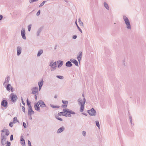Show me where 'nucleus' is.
<instances>
[{
    "label": "nucleus",
    "instance_id": "nucleus-30",
    "mask_svg": "<svg viewBox=\"0 0 146 146\" xmlns=\"http://www.w3.org/2000/svg\"><path fill=\"white\" fill-rule=\"evenodd\" d=\"M76 24L77 26V28L80 31L81 33H82V30L79 27V26H78V25H77V23H76Z\"/></svg>",
    "mask_w": 146,
    "mask_h": 146
},
{
    "label": "nucleus",
    "instance_id": "nucleus-13",
    "mask_svg": "<svg viewBox=\"0 0 146 146\" xmlns=\"http://www.w3.org/2000/svg\"><path fill=\"white\" fill-rule=\"evenodd\" d=\"M38 103L39 104L40 107L42 108H43L46 106L44 102L42 100H39L38 101Z\"/></svg>",
    "mask_w": 146,
    "mask_h": 146
},
{
    "label": "nucleus",
    "instance_id": "nucleus-20",
    "mask_svg": "<svg viewBox=\"0 0 146 146\" xmlns=\"http://www.w3.org/2000/svg\"><path fill=\"white\" fill-rule=\"evenodd\" d=\"M65 112L63 111V112H60L58 113V116H61L62 115L63 116H66L67 113H65Z\"/></svg>",
    "mask_w": 146,
    "mask_h": 146
},
{
    "label": "nucleus",
    "instance_id": "nucleus-1",
    "mask_svg": "<svg viewBox=\"0 0 146 146\" xmlns=\"http://www.w3.org/2000/svg\"><path fill=\"white\" fill-rule=\"evenodd\" d=\"M1 141L2 145L4 146L7 144L6 141L7 137L9 134L10 132L8 129H4L1 131Z\"/></svg>",
    "mask_w": 146,
    "mask_h": 146
},
{
    "label": "nucleus",
    "instance_id": "nucleus-10",
    "mask_svg": "<svg viewBox=\"0 0 146 146\" xmlns=\"http://www.w3.org/2000/svg\"><path fill=\"white\" fill-rule=\"evenodd\" d=\"M63 111L64 112H66L68 113L71 114H75V112L72 111V110H69L68 109H64Z\"/></svg>",
    "mask_w": 146,
    "mask_h": 146
},
{
    "label": "nucleus",
    "instance_id": "nucleus-55",
    "mask_svg": "<svg viewBox=\"0 0 146 146\" xmlns=\"http://www.w3.org/2000/svg\"><path fill=\"white\" fill-rule=\"evenodd\" d=\"M130 123H131V125L133 124H133H132V119H131L130 120Z\"/></svg>",
    "mask_w": 146,
    "mask_h": 146
},
{
    "label": "nucleus",
    "instance_id": "nucleus-29",
    "mask_svg": "<svg viewBox=\"0 0 146 146\" xmlns=\"http://www.w3.org/2000/svg\"><path fill=\"white\" fill-rule=\"evenodd\" d=\"M50 106L54 108H59L58 106H55L52 104H50Z\"/></svg>",
    "mask_w": 146,
    "mask_h": 146
},
{
    "label": "nucleus",
    "instance_id": "nucleus-31",
    "mask_svg": "<svg viewBox=\"0 0 146 146\" xmlns=\"http://www.w3.org/2000/svg\"><path fill=\"white\" fill-rule=\"evenodd\" d=\"M46 1H43L41 3V4L40 5H39V7H41L43 5H44V4L46 2Z\"/></svg>",
    "mask_w": 146,
    "mask_h": 146
},
{
    "label": "nucleus",
    "instance_id": "nucleus-33",
    "mask_svg": "<svg viewBox=\"0 0 146 146\" xmlns=\"http://www.w3.org/2000/svg\"><path fill=\"white\" fill-rule=\"evenodd\" d=\"M96 126L99 127V129L100 128V124L99 123L98 121H96Z\"/></svg>",
    "mask_w": 146,
    "mask_h": 146
},
{
    "label": "nucleus",
    "instance_id": "nucleus-12",
    "mask_svg": "<svg viewBox=\"0 0 146 146\" xmlns=\"http://www.w3.org/2000/svg\"><path fill=\"white\" fill-rule=\"evenodd\" d=\"M82 56V52H79L77 56L78 60L79 62H80V60L81 59Z\"/></svg>",
    "mask_w": 146,
    "mask_h": 146
},
{
    "label": "nucleus",
    "instance_id": "nucleus-39",
    "mask_svg": "<svg viewBox=\"0 0 146 146\" xmlns=\"http://www.w3.org/2000/svg\"><path fill=\"white\" fill-rule=\"evenodd\" d=\"M62 102L64 104H66L68 103V101H62Z\"/></svg>",
    "mask_w": 146,
    "mask_h": 146
},
{
    "label": "nucleus",
    "instance_id": "nucleus-5",
    "mask_svg": "<svg viewBox=\"0 0 146 146\" xmlns=\"http://www.w3.org/2000/svg\"><path fill=\"white\" fill-rule=\"evenodd\" d=\"M89 114L91 116H95L96 114V111L93 108H92L90 110L88 111Z\"/></svg>",
    "mask_w": 146,
    "mask_h": 146
},
{
    "label": "nucleus",
    "instance_id": "nucleus-3",
    "mask_svg": "<svg viewBox=\"0 0 146 146\" xmlns=\"http://www.w3.org/2000/svg\"><path fill=\"white\" fill-rule=\"evenodd\" d=\"M123 19L124 20L125 23L126 25L127 28L129 29H131V26L129 21L128 18L125 16H123Z\"/></svg>",
    "mask_w": 146,
    "mask_h": 146
},
{
    "label": "nucleus",
    "instance_id": "nucleus-17",
    "mask_svg": "<svg viewBox=\"0 0 146 146\" xmlns=\"http://www.w3.org/2000/svg\"><path fill=\"white\" fill-rule=\"evenodd\" d=\"M43 84V81L42 80L40 82H38V85L39 86V90H40Z\"/></svg>",
    "mask_w": 146,
    "mask_h": 146
},
{
    "label": "nucleus",
    "instance_id": "nucleus-9",
    "mask_svg": "<svg viewBox=\"0 0 146 146\" xmlns=\"http://www.w3.org/2000/svg\"><path fill=\"white\" fill-rule=\"evenodd\" d=\"M25 29V28H23L21 31V34L23 38L24 39H26Z\"/></svg>",
    "mask_w": 146,
    "mask_h": 146
},
{
    "label": "nucleus",
    "instance_id": "nucleus-11",
    "mask_svg": "<svg viewBox=\"0 0 146 146\" xmlns=\"http://www.w3.org/2000/svg\"><path fill=\"white\" fill-rule=\"evenodd\" d=\"M9 80L10 77L9 76H8L5 79V81L3 83V85L6 86L9 83Z\"/></svg>",
    "mask_w": 146,
    "mask_h": 146
},
{
    "label": "nucleus",
    "instance_id": "nucleus-52",
    "mask_svg": "<svg viewBox=\"0 0 146 146\" xmlns=\"http://www.w3.org/2000/svg\"><path fill=\"white\" fill-rule=\"evenodd\" d=\"M3 17L2 15H0V20H1L3 18Z\"/></svg>",
    "mask_w": 146,
    "mask_h": 146
},
{
    "label": "nucleus",
    "instance_id": "nucleus-8",
    "mask_svg": "<svg viewBox=\"0 0 146 146\" xmlns=\"http://www.w3.org/2000/svg\"><path fill=\"white\" fill-rule=\"evenodd\" d=\"M11 100L12 102H14L16 101L17 98L16 95H14L12 93L11 94Z\"/></svg>",
    "mask_w": 146,
    "mask_h": 146
},
{
    "label": "nucleus",
    "instance_id": "nucleus-45",
    "mask_svg": "<svg viewBox=\"0 0 146 146\" xmlns=\"http://www.w3.org/2000/svg\"><path fill=\"white\" fill-rule=\"evenodd\" d=\"M23 125L24 127L25 128H26V127H27L26 124L25 122H23Z\"/></svg>",
    "mask_w": 146,
    "mask_h": 146
},
{
    "label": "nucleus",
    "instance_id": "nucleus-35",
    "mask_svg": "<svg viewBox=\"0 0 146 146\" xmlns=\"http://www.w3.org/2000/svg\"><path fill=\"white\" fill-rule=\"evenodd\" d=\"M57 78L60 79H63V76H61L57 75L56 76Z\"/></svg>",
    "mask_w": 146,
    "mask_h": 146
},
{
    "label": "nucleus",
    "instance_id": "nucleus-22",
    "mask_svg": "<svg viewBox=\"0 0 146 146\" xmlns=\"http://www.w3.org/2000/svg\"><path fill=\"white\" fill-rule=\"evenodd\" d=\"M66 66L67 67H71L72 66V64L70 61H68L66 63Z\"/></svg>",
    "mask_w": 146,
    "mask_h": 146
},
{
    "label": "nucleus",
    "instance_id": "nucleus-34",
    "mask_svg": "<svg viewBox=\"0 0 146 146\" xmlns=\"http://www.w3.org/2000/svg\"><path fill=\"white\" fill-rule=\"evenodd\" d=\"M38 0H29V2L30 3H32L35 2L37 1Z\"/></svg>",
    "mask_w": 146,
    "mask_h": 146
},
{
    "label": "nucleus",
    "instance_id": "nucleus-47",
    "mask_svg": "<svg viewBox=\"0 0 146 146\" xmlns=\"http://www.w3.org/2000/svg\"><path fill=\"white\" fill-rule=\"evenodd\" d=\"M10 139L11 141H12V140H13V135H11L10 136Z\"/></svg>",
    "mask_w": 146,
    "mask_h": 146
},
{
    "label": "nucleus",
    "instance_id": "nucleus-14",
    "mask_svg": "<svg viewBox=\"0 0 146 146\" xmlns=\"http://www.w3.org/2000/svg\"><path fill=\"white\" fill-rule=\"evenodd\" d=\"M22 48L20 46H18L17 48V55L19 56L21 53Z\"/></svg>",
    "mask_w": 146,
    "mask_h": 146
},
{
    "label": "nucleus",
    "instance_id": "nucleus-51",
    "mask_svg": "<svg viewBox=\"0 0 146 146\" xmlns=\"http://www.w3.org/2000/svg\"><path fill=\"white\" fill-rule=\"evenodd\" d=\"M67 105H63L62 106V107L65 108H66L67 107Z\"/></svg>",
    "mask_w": 146,
    "mask_h": 146
},
{
    "label": "nucleus",
    "instance_id": "nucleus-37",
    "mask_svg": "<svg viewBox=\"0 0 146 146\" xmlns=\"http://www.w3.org/2000/svg\"><path fill=\"white\" fill-rule=\"evenodd\" d=\"M31 25H30L28 27V29L29 31H30L31 30Z\"/></svg>",
    "mask_w": 146,
    "mask_h": 146
},
{
    "label": "nucleus",
    "instance_id": "nucleus-24",
    "mask_svg": "<svg viewBox=\"0 0 146 146\" xmlns=\"http://www.w3.org/2000/svg\"><path fill=\"white\" fill-rule=\"evenodd\" d=\"M11 88V90H12V88L11 87V85L10 84H8L6 86V89L7 90L9 91H10V89Z\"/></svg>",
    "mask_w": 146,
    "mask_h": 146
},
{
    "label": "nucleus",
    "instance_id": "nucleus-48",
    "mask_svg": "<svg viewBox=\"0 0 146 146\" xmlns=\"http://www.w3.org/2000/svg\"><path fill=\"white\" fill-rule=\"evenodd\" d=\"M77 36L76 35H74L73 36L72 38L74 39H76L77 38Z\"/></svg>",
    "mask_w": 146,
    "mask_h": 146
},
{
    "label": "nucleus",
    "instance_id": "nucleus-42",
    "mask_svg": "<svg viewBox=\"0 0 146 146\" xmlns=\"http://www.w3.org/2000/svg\"><path fill=\"white\" fill-rule=\"evenodd\" d=\"M7 144L5 146H10L11 145V143L10 142L7 141Z\"/></svg>",
    "mask_w": 146,
    "mask_h": 146
},
{
    "label": "nucleus",
    "instance_id": "nucleus-21",
    "mask_svg": "<svg viewBox=\"0 0 146 146\" xmlns=\"http://www.w3.org/2000/svg\"><path fill=\"white\" fill-rule=\"evenodd\" d=\"M42 28L41 27H40V28H39L38 29V30L37 32V33H36V35H37V36H39L40 33L42 31Z\"/></svg>",
    "mask_w": 146,
    "mask_h": 146
},
{
    "label": "nucleus",
    "instance_id": "nucleus-16",
    "mask_svg": "<svg viewBox=\"0 0 146 146\" xmlns=\"http://www.w3.org/2000/svg\"><path fill=\"white\" fill-rule=\"evenodd\" d=\"M35 110L37 111H39L40 107L38 103H35Z\"/></svg>",
    "mask_w": 146,
    "mask_h": 146
},
{
    "label": "nucleus",
    "instance_id": "nucleus-38",
    "mask_svg": "<svg viewBox=\"0 0 146 146\" xmlns=\"http://www.w3.org/2000/svg\"><path fill=\"white\" fill-rule=\"evenodd\" d=\"M27 104L28 106V108H29V106H31V105H30V103L29 102L28 99H27Z\"/></svg>",
    "mask_w": 146,
    "mask_h": 146
},
{
    "label": "nucleus",
    "instance_id": "nucleus-59",
    "mask_svg": "<svg viewBox=\"0 0 146 146\" xmlns=\"http://www.w3.org/2000/svg\"><path fill=\"white\" fill-rule=\"evenodd\" d=\"M82 96L84 98V94H82Z\"/></svg>",
    "mask_w": 146,
    "mask_h": 146
},
{
    "label": "nucleus",
    "instance_id": "nucleus-2",
    "mask_svg": "<svg viewBox=\"0 0 146 146\" xmlns=\"http://www.w3.org/2000/svg\"><path fill=\"white\" fill-rule=\"evenodd\" d=\"M78 102L79 105L80 106V111H83L84 108V104L86 102L85 98H84L82 100L81 98H79L78 100Z\"/></svg>",
    "mask_w": 146,
    "mask_h": 146
},
{
    "label": "nucleus",
    "instance_id": "nucleus-58",
    "mask_svg": "<svg viewBox=\"0 0 146 146\" xmlns=\"http://www.w3.org/2000/svg\"><path fill=\"white\" fill-rule=\"evenodd\" d=\"M129 119L131 120V119H132V117L131 116H130L129 117Z\"/></svg>",
    "mask_w": 146,
    "mask_h": 146
},
{
    "label": "nucleus",
    "instance_id": "nucleus-23",
    "mask_svg": "<svg viewBox=\"0 0 146 146\" xmlns=\"http://www.w3.org/2000/svg\"><path fill=\"white\" fill-rule=\"evenodd\" d=\"M57 63H59V64L58 66V68H60L61 66L63 64V62L62 61L59 60L57 61Z\"/></svg>",
    "mask_w": 146,
    "mask_h": 146
},
{
    "label": "nucleus",
    "instance_id": "nucleus-15",
    "mask_svg": "<svg viewBox=\"0 0 146 146\" xmlns=\"http://www.w3.org/2000/svg\"><path fill=\"white\" fill-rule=\"evenodd\" d=\"M7 105V101L6 100H3L1 103V105L3 107H5Z\"/></svg>",
    "mask_w": 146,
    "mask_h": 146
},
{
    "label": "nucleus",
    "instance_id": "nucleus-6",
    "mask_svg": "<svg viewBox=\"0 0 146 146\" xmlns=\"http://www.w3.org/2000/svg\"><path fill=\"white\" fill-rule=\"evenodd\" d=\"M56 62H54L53 63L52 62H50L49 66L51 67L52 69L51 70L52 71H53L56 69Z\"/></svg>",
    "mask_w": 146,
    "mask_h": 146
},
{
    "label": "nucleus",
    "instance_id": "nucleus-7",
    "mask_svg": "<svg viewBox=\"0 0 146 146\" xmlns=\"http://www.w3.org/2000/svg\"><path fill=\"white\" fill-rule=\"evenodd\" d=\"M28 115H31L34 113V112L31 106H30L29 108H28Z\"/></svg>",
    "mask_w": 146,
    "mask_h": 146
},
{
    "label": "nucleus",
    "instance_id": "nucleus-26",
    "mask_svg": "<svg viewBox=\"0 0 146 146\" xmlns=\"http://www.w3.org/2000/svg\"><path fill=\"white\" fill-rule=\"evenodd\" d=\"M72 63H74L77 66H78V63L77 61L75 59H74L73 60V61H72Z\"/></svg>",
    "mask_w": 146,
    "mask_h": 146
},
{
    "label": "nucleus",
    "instance_id": "nucleus-41",
    "mask_svg": "<svg viewBox=\"0 0 146 146\" xmlns=\"http://www.w3.org/2000/svg\"><path fill=\"white\" fill-rule=\"evenodd\" d=\"M82 133L83 135L84 136H86V131H82Z\"/></svg>",
    "mask_w": 146,
    "mask_h": 146
},
{
    "label": "nucleus",
    "instance_id": "nucleus-40",
    "mask_svg": "<svg viewBox=\"0 0 146 146\" xmlns=\"http://www.w3.org/2000/svg\"><path fill=\"white\" fill-rule=\"evenodd\" d=\"M40 10H38V11L37 12V13H36V15L37 16H39L40 15Z\"/></svg>",
    "mask_w": 146,
    "mask_h": 146
},
{
    "label": "nucleus",
    "instance_id": "nucleus-19",
    "mask_svg": "<svg viewBox=\"0 0 146 146\" xmlns=\"http://www.w3.org/2000/svg\"><path fill=\"white\" fill-rule=\"evenodd\" d=\"M23 136H21V143L23 146L25 145V143L24 139L22 138Z\"/></svg>",
    "mask_w": 146,
    "mask_h": 146
},
{
    "label": "nucleus",
    "instance_id": "nucleus-61",
    "mask_svg": "<svg viewBox=\"0 0 146 146\" xmlns=\"http://www.w3.org/2000/svg\"><path fill=\"white\" fill-rule=\"evenodd\" d=\"M56 46H55V49H56Z\"/></svg>",
    "mask_w": 146,
    "mask_h": 146
},
{
    "label": "nucleus",
    "instance_id": "nucleus-36",
    "mask_svg": "<svg viewBox=\"0 0 146 146\" xmlns=\"http://www.w3.org/2000/svg\"><path fill=\"white\" fill-rule=\"evenodd\" d=\"M56 117L58 120H59L60 121H62V119L60 117L58 116H56Z\"/></svg>",
    "mask_w": 146,
    "mask_h": 146
},
{
    "label": "nucleus",
    "instance_id": "nucleus-49",
    "mask_svg": "<svg viewBox=\"0 0 146 146\" xmlns=\"http://www.w3.org/2000/svg\"><path fill=\"white\" fill-rule=\"evenodd\" d=\"M28 145L29 146H31V142L29 140H28Z\"/></svg>",
    "mask_w": 146,
    "mask_h": 146
},
{
    "label": "nucleus",
    "instance_id": "nucleus-53",
    "mask_svg": "<svg viewBox=\"0 0 146 146\" xmlns=\"http://www.w3.org/2000/svg\"><path fill=\"white\" fill-rule=\"evenodd\" d=\"M35 98L36 100L37 99V96L35 95Z\"/></svg>",
    "mask_w": 146,
    "mask_h": 146
},
{
    "label": "nucleus",
    "instance_id": "nucleus-32",
    "mask_svg": "<svg viewBox=\"0 0 146 146\" xmlns=\"http://www.w3.org/2000/svg\"><path fill=\"white\" fill-rule=\"evenodd\" d=\"M13 121L14 123H16L18 121L17 118V117H14L13 118Z\"/></svg>",
    "mask_w": 146,
    "mask_h": 146
},
{
    "label": "nucleus",
    "instance_id": "nucleus-18",
    "mask_svg": "<svg viewBox=\"0 0 146 146\" xmlns=\"http://www.w3.org/2000/svg\"><path fill=\"white\" fill-rule=\"evenodd\" d=\"M65 129L64 127H62L59 128L57 131V133H60L62 132V131H63Z\"/></svg>",
    "mask_w": 146,
    "mask_h": 146
},
{
    "label": "nucleus",
    "instance_id": "nucleus-60",
    "mask_svg": "<svg viewBox=\"0 0 146 146\" xmlns=\"http://www.w3.org/2000/svg\"><path fill=\"white\" fill-rule=\"evenodd\" d=\"M30 119H32V117L31 116H30Z\"/></svg>",
    "mask_w": 146,
    "mask_h": 146
},
{
    "label": "nucleus",
    "instance_id": "nucleus-28",
    "mask_svg": "<svg viewBox=\"0 0 146 146\" xmlns=\"http://www.w3.org/2000/svg\"><path fill=\"white\" fill-rule=\"evenodd\" d=\"M78 22L79 23V24L80 26H82V27H83L84 26V24L80 20V18L79 19H78Z\"/></svg>",
    "mask_w": 146,
    "mask_h": 146
},
{
    "label": "nucleus",
    "instance_id": "nucleus-56",
    "mask_svg": "<svg viewBox=\"0 0 146 146\" xmlns=\"http://www.w3.org/2000/svg\"><path fill=\"white\" fill-rule=\"evenodd\" d=\"M57 95H55L54 96V98H57Z\"/></svg>",
    "mask_w": 146,
    "mask_h": 146
},
{
    "label": "nucleus",
    "instance_id": "nucleus-25",
    "mask_svg": "<svg viewBox=\"0 0 146 146\" xmlns=\"http://www.w3.org/2000/svg\"><path fill=\"white\" fill-rule=\"evenodd\" d=\"M43 52V51L42 50H39L37 54V56H40L41 54Z\"/></svg>",
    "mask_w": 146,
    "mask_h": 146
},
{
    "label": "nucleus",
    "instance_id": "nucleus-46",
    "mask_svg": "<svg viewBox=\"0 0 146 146\" xmlns=\"http://www.w3.org/2000/svg\"><path fill=\"white\" fill-rule=\"evenodd\" d=\"M21 100H22V103L23 104L24 106H25V104L24 103V102L23 101V98L22 97L21 98Z\"/></svg>",
    "mask_w": 146,
    "mask_h": 146
},
{
    "label": "nucleus",
    "instance_id": "nucleus-54",
    "mask_svg": "<svg viewBox=\"0 0 146 146\" xmlns=\"http://www.w3.org/2000/svg\"><path fill=\"white\" fill-rule=\"evenodd\" d=\"M74 59H71L70 60V61L71 62H72V61H73V60H74Z\"/></svg>",
    "mask_w": 146,
    "mask_h": 146
},
{
    "label": "nucleus",
    "instance_id": "nucleus-44",
    "mask_svg": "<svg viewBox=\"0 0 146 146\" xmlns=\"http://www.w3.org/2000/svg\"><path fill=\"white\" fill-rule=\"evenodd\" d=\"M13 125V123L12 122H10L9 124V125L10 127H12Z\"/></svg>",
    "mask_w": 146,
    "mask_h": 146
},
{
    "label": "nucleus",
    "instance_id": "nucleus-27",
    "mask_svg": "<svg viewBox=\"0 0 146 146\" xmlns=\"http://www.w3.org/2000/svg\"><path fill=\"white\" fill-rule=\"evenodd\" d=\"M104 5L105 7L108 10H109V8L108 4L106 2L104 3Z\"/></svg>",
    "mask_w": 146,
    "mask_h": 146
},
{
    "label": "nucleus",
    "instance_id": "nucleus-4",
    "mask_svg": "<svg viewBox=\"0 0 146 146\" xmlns=\"http://www.w3.org/2000/svg\"><path fill=\"white\" fill-rule=\"evenodd\" d=\"M32 94H33L37 95L38 94V87L33 88L32 89Z\"/></svg>",
    "mask_w": 146,
    "mask_h": 146
},
{
    "label": "nucleus",
    "instance_id": "nucleus-50",
    "mask_svg": "<svg viewBox=\"0 0 146 146\" xmlns=\"http://www.w3.org/2000/svg\"><path fill=\"white\" fill-rule=\"evenodd\" d=\"M66 117H71V115L69 113L68 114L66 115V116H65Z\"/></svg>",
    "mask_w": 146,
    "mask_h": 146
},
{
    "label": "nucleus",
    "instance_id": "nucleus-57",
    "mask_svg": "<svg viewBox=\"0 0 146 146\" xmlns=\"http://www.w3.org/2000/svg\"><path fill=\"white\" fill-rule=\"evenodd\" d=\"M82 114H83V115H86H86H87L85 113H82Z\"/></svg>",
    "mask_w": 146,
    "mask_h": 146
},
{
    "label": "nucleus",
    "instance_id": "nucleus-43",
    "mask_svg": "<svg viewBox=\"0 0 146 146\" xmlns=\"http://www.w3.org/2000/svg\"><path fill=\"white\" fill-rule=\"evenodd\" d=\"M22 108L23 110V112L24 113L25 112V107L23 106H22Z\"/></svg>",
    "mask_w": 146,
    "mask_h": 146
}]
</instances>
